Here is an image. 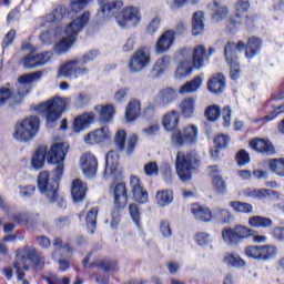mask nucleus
<instances>
[{
    "label": "nucleus",
    "instance_id": "a19ab883",
    "mask_svg": "<svg viewBox=\"0 0 284 284\" xmlns=\"http://www.w3.org/2000/svg\"><path fill=\"white\" fill-rule=\"evenodd\" d=\"M226 265L231 267H245V260L236 253H226L223 258Z\"/></svg>",
    "mask_w": 284,
    "mask_h": 284
},
{
    "label": "nucleus",
    "instance_id": "412c9836",
    "mask_svg": "<svg viewBox=\"0 0 284 284\" xmlns=\"http://www.w3.org/2000/svg\"><path fill=\"white\" fill-rule=\"evenodd\" d=\"M112 134L110 133V129L108 126H102L101 129H97L95 131L89 133L84 141L89 145H94L95 143H103V141H108Z\"/></svg>",
    "mask_w": 284,
    "mask_h": 284
},
{
    "label": "nucleus",
    "instance_id": "f03ea898",
    "mask_svg": "<svg viewBox=\"0 0 284 284\" xmlns=\"http://www.w3.org/2000/svg\"><path fill=\"white\" fill-rule=\"evenodd\" d=\"M41 77H43V72L36 71L29 74L21 75L18 81V93L14 95L12 91L7 88L2 87L0 88V108H3L6 103H9V105H17L21 103L23 100V97L30 92V83H34L37 81H41Z\"/></svg>",
    "mask_w": 284,
    "mask_h": 284
},
{
    "label": "nucleus",
    "instance_id": "58836bf2",
    "mask_svg": "<svg viewBox=\"0 0 284 284\" xmlns=\"http://www.w3.org/2000/svg\"><path fill=\"white\" fill-rule=\"evenodd\" d=\"M229 207H232L233 212L240 214H252L254 212V206L247 202L232 201L229 203Z\"/></svg>",
    "mask_w": 284,
    "mask_h": 284
},
{
    "label": "nucleus",
    "instance_id": "9b49d317",
    "mask_svg": "<svg viewBox=\"0 0 284 284\" xmlns=\"http://www.w3.org/2000/svg\"><path fill=\"white\" fill-rule=\"evenodd\" d=\"M115 21L120 28H136L141 23V12L136 7H126L115 17Z\"/></svg>",
    "mask_w": 284,
    "mask_h": 284
},
{
    "label": "nucleus",
    "instance_id": "338daca9",
    "mask_svg": "<svg viewBox=\"0 0 284 284\" xmlns=\"http://www.w3.org/2000/svg\"><path fill=\"white\" fill-rule=\"evenodd\" d=\"M160 232L164 239H170L172 236V229L170 227V222L162 220L160 222Z\"/></svg>",
    "mask_w": 284,
    "mask_h": 284
},
{
    "label": "nucleus",
    "instance_id": "c756f323",
    "mask_svg": "<svg viewBox=\"0 0 284 284\" xmlns=\"http://www.w3.org/2000/svg\"><path fill=\"white\" fill-rule=\"evenodd\" d=\"M65 14H68V9L64 6H58L44 19L48 23H61Z\"/></svg>",
    "mask_w": 284,
    "mask_h": 284
},
{
    "label": "nucleus",
    "instance_id": "c9c22d12",
    "mask_svg": "<svg viewBox=\"0 0 284 284\" xmlns=\"http://www.w3.org/2000/svg\"><path fill=\"white\" fill-rule=\"evenodd\" d=\"M212 219L217 223H231L232 212L227 209L215 207L212 211Z\"/></svg>",
    "mask_w": 284,
    "mask_h": 284
},
{
    "label": "nucleus",
    "instance_id": "72a5a7b5",
    "mask_svg": "<svg viewBox=\"0 0 284 284\" xmlns=\"http://www.w3.org/2000/svg\"><path fill=\"white\" fill-rule=\"evenodd\" d=\"M163 125L166 132H174L179 128V112L171 111L163 118Z\"/></svg>",
    "mask_w": 284,
    "mask_h": 284
},
{
    "label": "nucleus",
    "instance_id": "0e129e2a",
    "mask_svg": "<svg viewBox=\"0 0 284 284\" xmlns=\"http://www.w3.org/2000/svg\"><path fill=\"white\" fill-rule=\"evenodd\" d=\"M235 160L237 162V165H240V168H243L244 165H247V163H250V153L245 150H241L236 154Z\"/></svg>",
    "mask_w": 284,
    "mask_h": 284
},
{
    "label": "nucleus",
    "instance_id": "052dcab7",
    "mask_svg": "<svg viewBox=\"0 0 284 284\" xmlns=\"http://www.w3.org/2000/svg\"><path fill=\"white\" fill-rule=\"evenodd\" d=\"M245 254L248 258H255L261 261V246L258 245H251L245 248Z\"/></svg>",
    "mask_w": 284,
    "mask_h": 284
},
{
    "label": "nucleus",
    "instance_id": "6e6d98bb",
    "mask_svg": "<svg viewBox=\"0 0 284 284\" xmlns=\"http://www.w3.org/2000/svg\"><path fill=\"white\" fill-rule=\"evenodd\" d=\"M88 3H90V0H71V10L68 12V14H78L81 12V10H83V8H85V6H88Z\"/></svg>",
    "mask_w": 284,
    "mask_h": 284
},
{
    "label": "nucleus",
    "instance_id": "a18cd8bd",
    "mask_svg": "<svg viewBox=\"0 0 284 284\" xmlns=\"http://www.w3.org/2000/svg\"><path fill=\"white\" fill-rule=\"evenodd\" d=\"M190 74H192V64L190 61H182L175 71V78L181 81V79H185Z\"/></svg>",
    "mask_w": 284,
    "mask_h": 284
},
{
    "label": "nucleus",
    "instance_id": "c03bdc74",
    "mask_svg": "<svg viewBox=\"0 0 284 284\" xmlns=\"http://www.w3.org/2000/svg\"><path fill=\"white\" fill-rule=\"evenodd\" d=\"M222 239L226 245L230 247L237 245L239 237L236 235V231L234 229H224L222 231Z\"/></svg>",
    "mask_w": 284,
    "mask_h": 284
},
{
    "label": "nucleus",
    "instance_id": "bf43d9fd",
    "mask_svg": "<svg viewBox=\"0 0 284 284\" xmlns=\"http://www.w3.org/2000/svg\"><path fill=\"white\" fill-rule=\"evenodd\" d=\"M205 116L209 121H216L221 116V109L217 105H211L205 111Z\"/></svg>",
    "mask_w": 284,
    "mask_h": 284
},
{
    "label": "nucleus",
    "instance_id": "f3484780",
    "mask_svg": "<svg viewBox=\"0 0 284 284\" xmlns=\"http://www.w3.org/2000/svg\"><path fill=\"white\" fill-rule=\"evenodd\" d=\"M80 165H81L83 174L88 179H92V176L97 175V170L99 168V161L97 160V156H94V154L84 153L81 156Z\"/></svg>",
    "mask_w": 284,
    "mask_h": 284
},
{
    "label": "nucleus",
    "instance_id": "e433bc0d",
    "mask_svg": "<svg viewBox=\"0 0 284 284\" xmlns=\"http://www.w3.org/2000/svg\"><path fill=\"white\" fill-rule=\"evenodd\" d=\"M155 201L160 207H168L174 201V194L170 190L158 191Z\"/></svg>",
    "mask_w": 284,
    "mask_h": 284
},
{
    "label": "nucleus",
    "instance_id": "4d7b16f0",
    "mask_svg": "<svg viewBox=\"0 0 284 284\" xmlns=\"http://www.w3.org/2000/svg\"><path fill=\"white\" fill-rule=\"evenodd\" d=\"M59 32V29H57L55 33L54 31H44L40 34L39 39L41 43L44 45H50L54 42V39H57V33Z\"/></svg>",
    "mask_w": 284,
    "mask_h": 284
},
{
    "label": "nucleus",
    "instance_id": "79ce46f5",
    "mask_svg": "<svg viewBox=\"0 0 284 284\" xmlns=\"http://www.w3.org/2000/svg\"><path fill=\"white\" fill-rule=\"evenodd\" d=\"M31 165L34 170H41L45 165V148H39L31 160Z\"/></svg>",
    "mask_w": 284,
    "mask_h": 284
},
{
    "label": "nucleus",
    "instance_id": "ea45409f",
    "mask_svg": "<svg viewBox=\"0 0 284 284\" xmlns=\"http://www.w3.org/2000/svg\"><path fill=\"white\" fill-rule=\"evenodd\" d=\"M248 225H250V227H255V229L272 227V219L261 216V215H254V216L248 219Z\"/></svg>",
    "mask_w": 284,
    "mask_h": 284
},
{
    "label": "nucleus",
    "instance_id": "cd10ccee",
    "mask_svg": "<svg viewBox=\"0 0 284 284\" xmlns=\"http://www.w3.org/2000/svg\"><path fill=\"white\" fill-rule=\"evenodd\" d=\"M207 89L210 92H213V94H217V92H223L225 89V77L221 73L214 74L207 83Z\"/></svg>",
    "mask_w": 284,
    "mask_h": 284
},
{
    "label": "nucleus",
    "instance_id": "423d86ee",
    "mask_svg": "<svg viewBox=\"0 0 284 284\" xmlns=\"http://www.w3.org/2000/svg\"><path fill=\"white\" fill-rule=\"evenodd\" d=\"M39 119L37 115L28 116L20 120L14 125L13 139L21 143H28L32 141L39 134Z\"/></svg>",
    "mask_w": 284,
    "mask_h": 284
},
{
    "label": "nucleus",
    "instance_id": "2f4dec72",
    "mask_svg": "<svg viewBox=\"0 0 284 284\" xmlns=\"http://www.w3.org/2000/svg\"><path fill=\"white\" fill-rule=\"evenodd\" d=\"M139 114H141V102L136 100L130 101L125 111V120L128 123L136 121V119H139Z\"/></svg>",
    "mask_w": 284,
    "mask_h": 284
},
{
    "label": "nucleus",
    "instance_id": "0eeeda50",
    "mask_svg": "<svg viewBox=\"0 0 284 284\" xmlns=\"http://www.w3.org/2000/svg\"><path fill=\"white\" fill-rule=\"evenodd\" d=\"M68 101H70V98L63 99L55 97L36 106L34 110L40 114H45L49 123H54L65 112Z\"/></svg>",
    "mask_w": 284,
    "mask_h": 284
},
{
    "label": "nucleus",
    "instance_id": "3c124183",
    "mask_svg": "<svg viewBox=\"0 0 284 284\" xmlns=\"http://www.w3.org/2000/svg\"><path fill=\"white\" fill-rule=\"evenodd\" d=\"M53 247H55V251L52 253V258L54 261H57V254H59V252H68L69 254L72 252V247L70 246V244L63 245V240H61V237H55L53 242Z\"/></svg>",
    "mask_w": 284,
    "mask_h": 284
},
{
    "label": "nucleus",
    "instance_id": "a878e982",
    "mask_svg": "<svg viewBox=\"0 0 284 284\" xmlns=\"http://www.w3.org/2000/svg\"><path fill=\"white\" fill-rule=\"evenodd\" d=\"M91 123H94V113H84L75 118L73 122V131L81 132L89 128Z\"/></svg>",
    "mask_w": 284,
    "mask_h": 284
},
{
    "label": "nucleus",
    "instance_id": "2eb2a0df",
    "mask_svg": "<svg viewBox=\"0 0 284 284\" xmlns=\"http://www.w3.org/2000/svg\"><path fill=\"white\" fill-rule=\"evenodd\" d=\"M98 3V17L100 19H110L123 8V1L121 0H99Z\"/></svg>",
    "mask_w": 284,
    "mask_h": 284
},
{
    "label": "nucleus",
    "instance_id": "bb28decb",
    "mask_svg": "<svg viewBox=\"0 0 284 284\" xmlns=\"http://www.w3.org/2000/svg\"><path fill=\"white\" fill-rule=\"evenodd\" d=\"M201 85H203V78L201 75H196L180 88L179 94H192L200 90Z\"/></svg>",
    "mask_w": 284,
    "mask_h": 284
},
{
    "label": "nucleus",
    "instance_id": "8fccbe9b",
    "mask_svg": "<svg viewBox=\"0 0 284 284\" xmlns=\"http://www.w3.org/2000/svg\"><path fill=\"white\" fill-rule=\"evenodd\" d=\"M22 65L27 70H32L33 68H39V62L37 60V53H34V50H31V52L22 58Z\"/></svg>",
    "mask_w": 284,
    "mask_h": 284
},
{
    "label": "nucleus",
    "instance_id": "69168bd1",
    "mask_svg": "<svg viewBox=\"0 0 284 284\" xmlns=\"http://www.w3.org/2000/svg\"><path fill=\"white\" fill-rule=\"evenodd\" d=\"M276 192L270 189H256V197L258 201H265V199H270V196H274Z\"/></svg>",
    "mask_w": 284,
    "mask_h": 284
},
{
    "label": "nucleus",
    "instance_id": "1a4fd4ad",
    "mask_svg": "<svg viewBox=\"0 0 284 284\" xmlns=\"http://www.w3.org/2000/svg\"><path fill=\"white\" fill-rule=\"evenodd\" d=\"M199 139V128L193 124L183 126L181 131H174L171 138V143L175 148H181L183 145H192L196 143Z\"/></svg>",
    "mask_w": 284,
    "mask_h": 284
},
{
    "label": "nucleus",
    "instance_id": "774afa93",
    "mask_svg": "<svg viewBox=\"0 0 284 284\" xmlns=\"http://www.w3.org/2000/svg\"><path fill=\"white\" fill-rule=\"evenodd\" d=\"M214 143L219 149L227 148L230 144V136L225 134L217 135V138L214 139Z\"/></svg>",
    "mask_w": 284,
    "mask_h": 284
},
{
    "label": "nucleus",
    "instance_id": "b1692460",
    "mask_svg": "<svg viewBox=\"0 0 284 284\" xmlns=\"http://www.w3.org/2000/svg\"><path fill=\"white\" fill-rule=\"evenodd\" d=\"M205 14L203 11H197L193 14L192 20V36L199 37L205 34Z\"/></svg>",
    "mask_w": 284,
    "mask_h": 284
},
{
    "label": "nucleus",
    "instance_id": "680f3d73",
    "mask_svg": "<svg viewBox=\"0 0 284 284\" xmlns=\"http://www.w3.org/2000/svg\"><path fill=\"white\" fill-rule=\"evenodd\" d=\"M144 174L146 176H159V164L156 162H148L144 165Z\"/></svg>",
    "mask_w": 284,
    "mask_h": 284
},
{
    "label": "nucleus",
    "instance_id": "09e8293b",
    "mask_svg": "<svg viewBox=\"0 0 284 284\" xmlns=\"http://www.w3.org/2000/svg\"><path fill=\"white\" fill-rule=\"evenodd\" d=\"M99 214V209L93 207L87 214V226L89 229L90 234H94V230H97V216Z\"/></svg>",
    "mask_w": 284,
    "mask_h": 284
},
{
    "label": "nucleus",
    "instance_id": "a211bd4d",
    "mask_svg": "<svg viewBox=\"0 0 284 284\" xmlns=\"http://www.w3.org/2000/svg\"><path fill=\"white\" fill-rule=\"evenodd\" d=\"M130 187L134 201L142 204L148 203V191L143 187V182L136 175L130 178Z\"/></svg>",
    "mask_w": 284,
    "mask_h": 284
},
{
    "label": "nucleus",
    "instance_id": "9d476101",
    "mask_svg": "<svg viewBox=\"0 0 284 284\" xmlns=\"http://www.w3.org/2000/svg\"><path fill=\"white\" fill-rule=\"evenodd\" d=\"M126 136L128 133H125L124 130H118L114 136V145L119 152H124L126 156H132V154H134V149L136 148L139 136L136 134H132L131 136H129L125 145Z\"/></svg>",
    "mask_w": 284,
    "mask_h": 284
},
{
    "label": "nucleus",
    "instance_id": "5701e85b",
    "mask_svg": "<svg viewBox=\"0 0 284 284\" xmlns=\"http://www.w3.org/2000/svg\"><path fill=\"white\" fill-rule=\"evenodd\" d=\"M250 148L261 154H274V145H272V142L267 140L254 139L250 142Z\"/></svg>",
    "mask_w": 284,
    "mask_h": 284
},
{
    "label": "nucleus",
    "instance_id": "37998d69",
    "mask_svg": "<svg viewBox=\"0 0 284 284\" xmlns=\"http://www.w3.org/2000/svg\"><path fill=\"white\" fill-rule=\"evenodd\" d=\"M276 254H278V248L276 246L262 245L260 261H272V258H276Z\"/></svg>",
    "mask_w": 284,
    "mask_h": 284
},
{
    "label": "nucleus",
    "instance_id": "7c9ffc66",
    "mask_svg": "<svg viewBox=\"0 0 284 284\" xmlns=\"http://www.w3.org/2000/svg\"><path fill=\"white\" fill-rule=\"evenodd\" d=\"M191 213L197 221H204L205 223L212 221V211L205 206L193 204L191 207Z\"/></svg>",
    "mask_w": 284,
    "mask_h": 284
},
{
    "label": "nucleus",
    "instance_id": "ddd939ff",
    "mask_svg": "<svg viewBox=\"0 0 284 284\" xmlns=\"http://www.w3.org/2000/svg\"><path fill=\"white\" fill-rule=\"evenodd\" d=\"M109 192L113 197L114 210H125V205H128V187L125 186V183H112Z\"/></svg>",
    "mask_w": 284,
    "mask_h": 284
},
{
    "label": "nucleus",
    "instance_id": "4c0bfd02",
    "mask_svg": "<svg viewBox=\"0 0 284 284\" xmlns=\"http://www.w3.org/2000/svg\"><path fill=\"white\" fill-rule=\"evenodd\" d=\"M97 112L100 114L101 123H110L114 116V106L106 104L104 106H95Z\"/></svg>",
    "mask_w": 284,
    "mask_h": 284
},
{
    "label": "nucleus",
    "instance_id": "aec40b11",
    "mask_svg": "<svg viewBox=\"0 0 284 284\" xmlns=\"http://www.w3.org/2000/svg\"><path fill=\"white\" fill-rule=\"evenodd\" d=\"M235 10H236L235 17L231 18L227 21L229 30H234L236 26H241V17H244L245 12L250 10V2L245 0L237 1L235 4Z\"/></svg>",
    "mask_w": 284,
    "mask_h": 284
},
{
    "label": "nucleus",
    "instance_id": "e2e57ef3",
    "mask_svg": "<svg viewBox=\"0 0 284 284\" xmlns=\"http://www.w3.org/2000/svg\"><path fill=\"white\" fill-rule=\"evenodd\" d=\"M11 220L16 221L19 225H28L30 222V214L28 213H14L11 215Z\"/></svg>",
    "mask_w": 284,
    "mask_h": 284
},
{
    "label": "nucleus",
    "instance_id": "c85d7f7f",
    "mask_svg": "<svg viewBox=\"0 0 284 284\" xmlns=\"http://www.w3.org/2000/svg\"><path fill=\"white\" fill-rule=\"evenodd\" d=\"M179 94L174 89H164L160 91L156 95V101L160 105H170L173 101H176Z\"/></svg>",
    "mask_w": 284,
    "mask_h": 284
},
{
    "label": "nucleus",
    "instance_id": "4be33fe9",
    "mask_svg": "<svg viewBox=\"0 0 284 284\" xmlns=\"http://www.w3.org/2000/svg\"><path fill=\"white\" fill-rule=\"evenodd\" d=\"M193 67L196 70L205 67V61H207V50L205 45L199 44L193 49L192 53Z\"/></svg>",
    "mask_w": 284,
    "mask_h": 284
},
{
    "label": "nucleus",
    "instance_id": "7ed1b4c3",
    "mask_svg": "<svg viewBox=\"0 0 284 284\" xmlns=\"http://www.w3.org/2000/svg\"><path fill=\"white\" fill-rule=\"evenodd\" d=\"M90 21V12L84 11L83 14L77 16L75 19H73L65 28L64 34L65 37L60 40L54 47V52L57 54H64V52H68L70 48H72V44L74 41H77V36Z\"/></svg>",
    "mask_w": 284,
    "mask_h": 284
},
{
    "label": "nucleus",
    "instance_id": "473e14b6",
    "mask_svg": "<svg viewBox=\"0 0 284 284\" xmlns=\"http://www.w3.org/2000/svg\"><path fill=\"white\" fill-rule=\"evenodd\" d=\"M195 106H196V100L194 98H186L182 100L180 103L181 114L185 119H192V116H194Z\"/></svg>",
    "mask_w": 284,
    "mask_h": 284
},
{
    "label": "nucleus",
    "instance_id": "39448f33",
    "mask_svg": "<svg viewBox=\"0 0 284 284\" xmlns=\"http://www.w3.org/2000/svg\"><path fill=\"white\" fill-rule=\"evenodd\" d=\"M199 165H201V160H199V154L195 151H191L189 153L183 151L178 152L175 170L182 183L192 181V172H194V170H199Z\"/></svg>",
    "mask_w": 284,
    "mask_h": 284
},
{
    "label": "nucleus",
    "instance_id": "f8f14e48",
    "mask_svg": "<svg viewBox=\"0 0 284 284\" xmlns=\"http://www.w3.org/2000/svg\"><path fill=\"white\" fill-rule=\"evenodd\" d=\"M150 50L148 48L138 49L129 61L130 72H141L151 63Z\"/></svg>",
    "mask_w": 284,
    "mask_h": 284
},
{
    "label": "nucleus",
    "instance_id": "603ef678",
    "mask_svg": "<svg viewBox=\"0 0 284 284\" xmlns=\"http://www.w3.org/2000/svg\"><path fill=\"white\" fill-rule=\"evenodd\" d=\"M168 68H170V57L164 55L156 60L153 65V72H155V74H161L162 72H165Z\"/></svg>",
    "mask_w": 284,
    "mask_h": 284
},
{
    "label": "nucleus",
    "instance_id": "393cba45",
    "mask_svg": "<svg viewBox=\"0 0 284 284\" xmlns=\"http://www.w3.org/2000/svg\"><path fill=\"white\" fill-rule=\"evenodd\" d=\"M85 192H88V185L83 184L81 180H74L71 186V196L75 203L85 199Z\"/></svg>",
    "mask_w": 284,
    "mask_h": 284
},
{
    "label": "nucleus",
    "instance_id": "49530a36",
    "mask_svg": "<svg viewBox=\"0 0 284 284\" xmlns=\"http://www.w3.org/2000/svg\"><path fill=\"white\" fill-rule=\"evenodd\" d=\"M212 185L216 194H225L227 192V183H225V180L221 175L212 176Z\"/></svg>",
    "mask_w": 284,
    "mask_h": 284
},
{
    "label": "nucleus",
    "instance_id": "dca6fc26",
    "mask_svg": "<svg viewBox=\"0 0 284 284\" xmlns=\"http://www.w3.org/2000/svg\"><path fill=\"white\" fill-rule=\"evenodd\" d=\"M83 74H88V70L81 67V60H73L62 64L58 72V75L60 77H74V79L83 77Z\"/></svg>",
    "mask_w": 284,
    "mask_h": 284
},
{
    "label": "nucleus",
    "instance_id": "4468645a",
    "mask_svg": "<svg viewBox=\"0 0 284 284\" xmlns=\"http://www.w3.org/2000/svg\"><path fill=\"white\" fill-rule=\"evenodd\" d=\"M121 176L122 173L121 170H119V153L115 151H110L105 155V169L103 172V179H114L115 181H119Z\"/></svg>",
    "mask_w": 284,
    "mask_h": 284
},
{
    "label": "nucleus",
    "instance_id": "de8ad7c7",
    "mask_svg": "<svg viewBox=\"0 0 284 284\" xmlns=\"http://www.w3.org/2000/svg\"><path fill=\"white\" fill-rule=\"evenodd\" d=\"M211 10H213V18L215 21H223V19L227 18L229 11L227 7H223L217 4V2H213L211 6Z\"/></svg>",
    "mask_w": 284,
    "mask_h": 284
},
{
    "label": "nucleus",
    "instance_id": "f704fd0d",
    "mask_svg": "<svg viewBox=\"0 0 284 284\" xmlns=\"http://www.w3.org/2000/svg\"><path fill=\"white\" fill-rule=\"evenodd\" d=\"M261 39L258 38H251L247 41L246 48H245V57L246 59H254L258 52H261Z\"/></svg>",
    "mask_w": 284,
    "mask_h": 284
},
{
    "label": "nucleus",
    "instance_id": "864d4df0",
    "mask_svg": "<svg viewBox=\"0 0 284 284\" xmlns=\"http://www.w3.org/2000/svg\"><path fill=\"white\" fill-rule=\"evenodd\" d=\"M271 172H274L277 176H284V159L271 160L268 162Z\"/></svg>",
    "mask_w": 284,
    "mask_h": 284
},
{
    "label": "nucleus",
    "instance_id": "13d9d810",
    "mask_svg": "<svg viewBox=\"0 0 284 284\" xmlns=\"http://www.w3.org/2000/svg\"><path fill=\"white\" fill-rule=\"evenodd\" d=\"M18 189L21 199H30V196H34V192H37V186L34 185H20Z\"/></svg>",
    "mask_w": 284,
    "mask_h": 284
},
{
    "label": "nucleus",
    "instance_id": "5fc2aeb1",
    "mask_svg": "<svg viewBox=\"0 0 284 284\" xmlns=\"http://www.w3.org/2000/svg\"><path fill=\"white\" fill-rule=\"evenodd\" d=\"M233 230L235 231L237 241H243V239H250V236H252L256 232V231H254L247 226H243V225H239Z\"/></svg>",
    "mask_w": 284,
    "mask_h": 284
},
{
    "label": "nucleus",
    "instance_id": "20e7f679",
    "mask_svg": "<svg viewBox=\"0 0 284 284\" xmlns=\"http://www.w3.org/2000/svg\"><path fill=\"white\" fill-rule=\"evenodd\" d=\"M28 261H31L37 267H43L45 265V260L39 255L37 248L32 246H24L20 248L16 255V261L13 267L17 271L18 281H23L26 272H28Z\"/></svg>",
    "mask_w": 284,
    "mask_h": 284
},
{
    "label": "nucleus",
    "instance_id": "6e6552de",
    "mask_svg": "<svg viewBox=\"0 0 284 284\" xmlns=\"http://www.w3.org/2000/svg\"><path fill=\"white\" fill-rule=\"evenodd\" d=\"M236 50H245V42L239 41L237 44H234V42H227L224 47V59L230 68V77L233 81H237L241 74V64H239Z\"/></svg>",
    "mask_w": 284,
    "mask_h": 284
},
{
    "label": "nucleus",
    "instance_id": "6ab92c4d",
    "mask_svg": "<svg viewBox=\"0 0 284 284\" xmlns=\"http://www.w3.org/2000/svg\"><path fill=\"white\" fill-rule=\"evenodd\" d=\"M174 31L168 30L165 31L155 43V52L156 54H163V52H168L174 43Z\"/></svg>",
    "mask_w": 284,
    "mask_h": 284
},
{
    "label": "nucleus",
    "instance_id": "f257e3e1",
    "mask_svg": "<svg viewBox=\"0 0 284 284\" xmlns=\"http://www.w3.org/2000/svg\"><path fill=\"white\" fill-rule=\"evenodd\" d=\"M69 145L67 143H54L47 153V161L52 165L53 179L50 180V172L42 171L38 176V189L44 194L49 203H58L60 207H65V199L59 195V181L63 176V162L68 155Z\"/></svg>",
    "mask_w": 284,
    "mask_h": 284
}]
</instances>
